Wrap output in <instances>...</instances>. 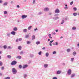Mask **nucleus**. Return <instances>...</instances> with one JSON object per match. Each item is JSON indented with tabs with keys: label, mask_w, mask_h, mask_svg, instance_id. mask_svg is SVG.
I'll list each match as a JSON object with an SVG mask.
<instances>
[{
	"label": "nucleus",
	"mask_w": 79,
	"mask_h": 79,
	"mask_svg": "<svg viewBox=\"0 0 79 79\" xmlns=\"http://www.w3.org/2000/svg\"><path fill=\"white\" fill-rule=\"evenodd\" d=\"M16 63H17V61H16L13 60L11 63V64L12 65H15V64H16Z\"/></svg>",
	"instance_id": "obj_1"
},
{
	"label": "nucleus",
	"mask_w": 79,
	"mask_h": 79,
	"mask_svg": "<svg viewBox=\"0 0 79 79\" xmlns=\"http://www.w3.org/2000/svg\"><path fill=\"white\" fill-rule=\"evenodd\" d=\"M12 71L13 74H16L17 73V71L15 68L12 69Z\"/></svg>",
	"instance_id": "obj_2"
},
{
	"label": "nucleus",
	"mask_w": 79,
	"mask_h": 79,
	"mask_svg": "<svg viewBox=\"0 0 79 79\" xmlns=\"http://www.w3.org/2000/svg\"><path fill=\"white\" fill-rule=\"evenodd\" d=\"M71 70L70 69H69L68 72H67V74H68V75H70L71 74Z\"/></svg>",
	"instance_id": "obj_3"
},
{
	"label": "nucleus",
	"mask_w": 79,
	"mask_h": 79,
	"mask_svg": "<svg viewBox=\"0 0 79 79\" xmlns=\"http://www.w3.org/2000/svg\"><path fill=\"white\" fill-rule=\"evenodd\" d=\"M27 17V15H24L22 16V19H24L26 18Z\"/></svg>",
	"instance_id": "obj_4"
},
{
	"label": "nucleus",
	"mask_w": 79,
	"mask_h": 79,
	"mask_svg": "<svg viewBox=\"0 0 79 79\" xmlns=\"http://www.w3.org/2000/svg\"><path fill=\"white\" fill-rule=\"evenodd\" d=\"M28 66V65L27 64H25V65H24L23 66V69H25V68H27Z\"/></svg>",
	"instance_id": "obj_5"
},
{
	"label": "nucleus",
	"mask_w": 79,
	"mask_h": 79,
	"mask_svg": "<svg viewBox=\"0 0 79 79\" xmlns=\"http://www.w3.org/2000/svg\"><path fill=\"white\" fill-rule=\"evenodd\" d=\"M55 13H60V10L58 9H56L55 10Z\"/></svg>",
	"instance_id": "obj_6"
},
{
	"label": "nucleus",
	"mask_w": 79,
	"mask_h": 79,
	"mask_svg": "<svg viewBox=\"0 0 79 79\" xmlns=\"http://www.w3.org/2000/svg\"><path fill=\"white\" fill-rule=\"evenodd\" d=\"M49 10V9L47 7H46L44 9V11H48Z\"/></svg>",
	"instance_id": "obj_7"
},
{
	"label": "nucleus",
	"mask_w": 79,
	"mask_h": 79,
	"mask_svg": "<svg viewBox=\"0 0 79 79\" xmlns=\"http://www.w3.org/2000/svg\"><path fill=\"white\" fill-rule=\"evenodd\" d=\"M11 34L12 35H15L16 34V32L15 31H13L11 32Z\"/></svg>",
	"instance_id": "obj_8"
},
{
	"label": "nucleus",
	"mask_w": 79,
	"mask_h": 79,
	"mask_svg": "<svg viewBox=\"0 0 79 79\" xmlns=\"http://www.w3.org/2000/svg\"><path fill=\"white\" fill-rule=\"evenodd\" d=\"M18 30V28L16 27H15L13 28V30L14 31H16Z\"/></svg>",
	"instance_id": "obj_9"
},
{
	"label": "nucleus",
	"mask_w": 79,
	"mask_h": 79,
	"mask_svg": "<svg viewBox=\"0 0 79 79\" xmlns=\"http://www.w3.org/2000/svg\"><path fill=\"white\" fill-rule=\"evenodd\" d=\"M61 72V71L58 70L57 72V74H60Z\"/></svg>",
	"instance_id": "obj_10"
},
{
	"label": "nucleus",
	"mask_w": 79,
	"mask_h": 79,
	"mask_svg": "<svg viewBox=\"0 0 79 79\" xmlns=\"http://www.w3.org/2000/svg\"><path fill=\"white\" fill-rule=\"evenodd\" d=\"M18 49L19 50H21V48L22 47H21V46H19L18 47Z\"/></svg>",
	"instance_id": "obj_11"
},
{
	"label": "nucleus",
	"mask_w": 79,
	"mask_h": 79,
	"mask_svg": "<svg viewBox=\"0 0 79 79\" xmlns=\"http://www.w3.org/2000/svg\"><path fill=\"white\" fill-rule=\"evenodd\" d=\"M7 58H9V59H10V58H11V56L10 55H8L7 56Z\"/></svg>",
	"instance_id": "obj_12"
},
{
	"label": "nucleus",
	"mask_w": 79,
	"mask_h": 79,
	"mask_svg": "<svg viewBox=\"0 0 79 79\" xmlns=\"http://www.w3.org/2000/svg\"><path fill=\"white\" fill-rule=\"evenodd\" d=\"M44 68H47L48 66V64H45L44 65Z\"/></svg>",
	"instance_id": "obj_13"
},
{
	"label": "nucleus",
	"mask_w": 79,
	"mask_h": 79,
	"mask_svg": "<svg viewBox=\"0 0 79 79\" xmlns=\"http://www.w3.org/2000/svg\"><path fill=\"white\" fill-rule=\"evenodd\" d=\"M29 35H27L25 36V38L27 39V38H29Z\"/></svg>",
	"instance_id": "obj_14"
},
{
	"label": "nucleus",
	"mask_w": 79,
	"mask_h": 79,
	"mask_svg": "<svg viewBox=\"0 0 79 79\" xmlns=\"http://www.w3.org/2000/svg\"><path fill=\"white\" fill-rule=\"evenodd\" d=\"M76 52H74L73 53V55H74V56H75V55H76Z\"/></svg>",
	"instance_id": "obj_15"
},
{
	"label": "nucleus",
	"mask_w": 79,
	"mask_h": 79,
	"mask_svg": "<svg viewBox=\"0 0 79 79\" xmlns=\"http://www.w3.org/2000/svg\"><path fill=\"white\" fill-rule=\"evenodd\" d=\"M34 39H35V35H33L32 36V40H34Z\"/></svg>",
	"instance_id": "obj_16"
},
{
	"label": "nucleus",
	"mask_w": 79,
	"mask_h": 79,
	"mask_svg": "<svg viewBox=\"0 0 79 79\" xmlns=\"http://www.w3.org/2000/svg\"><path fill=\"white\" fill-rule=\"evenodd\" d=\"M77 13H75L73 14V15L74 16H77Z\"/></svg>",
	"instance_id": "obj_17"
},
{
	"label": "nucleus",
	"mask_w": 79,
	"mask_h": 79,
	"mask_svg": "<svg viewBox=\"0 0 79 79\" xmlns=\"http://www.w3.org/2000/svg\"><path fill=\"white\" fill-rule=\"evenodd\" d=\"M31 28H32V26H30V27H28V30H30L31 29Z\"/></svg>",
	"instance_id": "obj_18"
},
{
	"label": "nucleus",
	"mask_w": 79,
	"mask_h": 79,
	"mask_svg": "<svg viewBox=\"0 0 79 79\" xmlns=\"http://www.w3.org/2000/svg\"><path fill=\"white\" fill-rule=\"evenodd\" d=\"M19 68H20V69H21V68H22L23 66H22L21 65H19Z\"/></svg>",
	"instance_id": "obj_19"
},
{
	"label": "nucleus",
	"mask_w": 79,
	"mask_h": 79,
	"mask_svg": "<svg viewBox=\"0 0 79 79\" xmlns=\"http://www.w3.org/2000/svg\"><path fill=\"white\" fill-rule=\"evenodd\" d=\"M4 13L5 15L6 14H8V12H7V11H4Z\"/></svg>",
	"instance_id": "obj_20"
},
{
	"label": "nucleus",
	"mask_w": 79,
	"mask_h": 79,
	"mask_svg": "<svg viewBox=\"0 0 79 79\" xmlns=\"http://www.w3.org/2000/svg\"><path fill=\"white\" fill-rule=\"evenodd\" d=\"M27 31V29H25L23 30V32H26Z\"/></svg>",
	"instance_id": "obj_21"
},
{
	"label": "nucleus",
	"mask_w": 79,
	"mask_h": 79,
	"mask_svg": "<svg viewBox=\"0 0 79 79\" xmlns=\"http://www.w3.org/2000/svg\"><path fill=\"white\" fill-rule=\"evenodd\" d=\"M4 79H10V77H8L5 78Z\"/></svg>",
	"instance_id": "obj_22"
},
{
	"label": "nucleus",
	"mask_w": 79,
	"mask_h": 79,
	"mask_svg": "<svg viewBox=\"0 0 79 79\" xmlns=\"http://www.w3.org/2000/svg\"><path fill=\"white\" fill-rule=\"evenodd\" d=\"M7 47V46H6V45H4L3 46V48H4V49H6V48Z\"/></svg>",
	"instance_id": "obj_23"
},
{
	"label": "nucleus",
	"mask_w": 79,
	"mask_h": 79,
	"mask_svg": "<svg viewBox=\"0 0 79 79\" xmlns=\"http://www.w3.org/2000/svg\"><path fill=\"white\" fill-rule=\"evenodd\" d=\"M36 44L37 45H38L39 44H40V41H38L36 42Z\"/></svg>",
	"instance_id": "obj_24"
},
{
	"label": "nucleus",
	"mask_w": 79,
	"mask_h": 79,
	"mask_svg": "<svg viewBox=\"0 0 79 79\" xmlns=\"http://www.w3.org/2000/svg\"><path fill=\"white\" fill-rule=\"evenodd\" d=\"M48 55H49L48 53H46V56H47V57L48 56Z\"/></svg>",
	"instance_id": "obj_25"
},
{
	"label": "nucleus",
	"mask_w": 79,
	"mask_h": 79,
	"mask_svg": "<svg viewBox=\"0 0 79 79\" xmlns=\"http://www.w3.org/2000/svg\"><path fill=\"white\" fill-rule=\"evenodd\" d=\"M3 65V63L2 61H0V66H2Z\"/></svg>",
	"instance_id": "obj_26"
},
{
	"label": "nucleus",
	"mask_w": 79,
	"mask_h": 79,
	"mask_svg": "<svg viewBox=\"0 0 79 79\" xmlns=\"http://www.w3.org/2000/svg\"><path fill=\"white\" fill-rule=\"evenodd\" d=\"M8 4V3H7V2H5L3 4V5H5V6H6V5H7Z\"/></svg>",
	"instance_id": "obj_27"
},
{
	"label": "nucleus",
	"mask_w": 79,
	"mask_h": 79,
	"mask_svg": "<svg viewBox=\"0 0 79 79\" xmlns=\"http://www.w3.org/2000/svg\"><path fill=\"white\" fill-rule=\"evenodd\" d=\"M74 11H76L77 10V8L76 7H74L73 8Z\"/></svg>",
	"instance_id": "obj_28"
},
{
	"label": "nucleus",
	"mask_w": 79,
	"mask_h": 79,
	"mask_svg": "<svg viewBox=\"0 0 79 79\" xmlns=\"http://www.w3.org/2000/svg\"><path fill=\"white\" fill-rule=\"evenodd\" d=\"M17 58H19V59H21V56H18L17 57Z\"/></svg>",
	"instance_id": "obj_29"
},
{
	"label": "nucleus",
	"mask_w": 79,
	"mask_h": 79,
	"mask_svg": "<svg viewBox=\"0 0 79 79\" xmlns=\"http://www.w3.org/2000/svg\"><path fill=\"white\" fill-rule=\"evenodd\" d=\"M31 44V42L29 41H28L27 42V44Z\"/></svg>",
	"instance_id": "obj_30"
},
{
	"label": "nucleus",
	"mask_w": 79,
	"mask_h": 79,
	"mask_svg": "<svg viewBox=\"0 0 79 79\" xmlns=\"http://www.w3.org/2000/svg\"><path fill=\"white\" fill-rule=\"evenodd\" d=\"M38 54H39V55H41V54H42V51H40L39 52Z\"/></svg>",
	"instance_id": "obj_31"
},
{
	"label": "nucleus",
	"mask_w": 79,
	"mask_h": 79,
	"mask_svg": "<svg viewBox=\"0 0 79 79\" xmlns=\"http://www.w3.org/2000/svg\"><path fill=\"white\" fill-rule=\"evenodd\" d=\"M67 50L68 52H69L71 50L69 49H68Z\"/></svg>",
	"instance_id": "obj_32"
},
{
	"label": "nucleus",
	"mask_w": 79,
	"mask_h": 79,
	"mask_svg": "<svg viewBox=\"0 0 79 79\" xmlns=\"http://www.w3.org/2000/svg\"><path fill=\"white\" fill-rule=\"evenodd\" d=\"M56 51H54L52 53L54 55L55 54H56Z\"/></svg>",
	"instance_id": "obj_33"
},
{
	"label": "nucleus",
	"mask_w": 79,
	"mask_h": 79,
	"mask_svg": "<svg viewBox=\"0 0 79 79\" xmlns=\"http://www.w3.org/2000/svg\"><path fill=\"white\" fill-rule=\"evenodd\" d=\"M75 75L74 74H72L71 76V77H74Z\"/></svg>",
	"instance_id": "obj_34"
},
{
	"label": "nucleus",
	"mask_w": 79,
	"mask_h": 79,
	"mask_svg": "<svg viewBox=\"0 0 79 79\" xmlns=\"http://www.w3.org/2000/svg\"><path fill=\"white\" fill-rule=\"evenodd\" d=\"M64 22V20H62V23H61V24H63V23Z\"/></svg>",
	"instance_id": "obj_35"
},
{
	"label": "nucleus",
	"mask_w": 79,
	"mask_h": 79,
	"mask_svg": "<svg viewBox=\"0 0 79 79\" xmlns=\"http://www.w3.org/2000/svg\"><path fill=\"white\" fill-rule=\"evenodd\" d=\"M54 41V40H52L50 42V43L51 44H52V42H53Z\"/></svg>",
	"instance_id": "obj_36"
},
{
	"label": "nucleus",
	"mask_w": 79,
	"mask_h": 79,
	"mask_svg": "<svg viewBox=\"0 0 79 79\" xmlns=\"http://www.w3.org/2000/svg\"><path fill=\"white\" fill-rule=\"evenodd\" d=\"M76 29V27H72L73 30H75V29Z\"/></svg>",
	"instance_id": "obj_37"
},
{
	"label": "nucleus",
	"mask_w": 79,
	"mask_h": 79,
	"mask_svg": "<svg viewBox=\"0 0 79 79\" xmlns=\"http://www.w3.org/2000/svg\"><path fill=\"white\" fill-rule=\"evenodd\" d=\"M74 58H72L71 59V61H73V60H74Z\"/></svg>",
	"instance_id": "obj_38"
},
{
	"label": "nucleus",
	"mask_w": 79,
	"mask_h": 79,
	"mask_svg": "<svg viewBox=\"0 0 79 79\" xmlns=\"http://www.w3.org/2000/svg\"><path fill=\"white\" fill-rule=\"evenodd\" d=\"M73 2H71L70 3V5H73Z\"/></svg>",
	"instance_id": "obj_39"
},
{
	"label": "nucleus",
	"mask_w": 79,
	"mask_h": 79,
	"mask_svg": "<svg viewBox=\"0 0 79 79\" xmlns=\"http://www.w3.org/2000/svg\"><path fill=\"white\" fill-rule=\"evenodd\" d=\"M52 79H57V78L56 77H54Z\"/></svg>",
	"instance_id": "obj_40"
},
{
	"label": "nucleus",
	"mask_w": 79,
	"mask_h": 79,
	"mask_svg": "<svg viewBox=\"0 0 79 79\" xmlns=\"http://www.w3.org/2000/svg\"><path fill=\"white\" fill-rule=\"evenodd\" d=\"M58 44L57 42H56V45H58Z\"/></svg>",
	"instance_id": "obj_41"
},
{
	"label": "nucleus",
	"mask_w": 79,
	"mask_h": 79,
	"mask_svg": "<svg viewBox=\"0 0 79 79\" xmlns=\"http://www.w3.org/2000/svg\"><path fill=\"white\" fill-rule=\"evenodd\" d=\"M8 48L9 49H10V48H11V47L10 46H8Z\"/></svg>",
	"instance_id": "obj_42"
},
{
	"label": "nucleus",
	"mask_w": 79,
	"mask_h": 79,
	"mask_svg": "<svg viewBox=\"0 0 79 79\" xmlns=\"http://www.w3.org/2000/svg\"><path fill=\"white\" fill-rule=\"evenodd\" d=\"M3 3V1L0 0V3Z\"/></svg>",
	"instance_id": "obj_43"
},
{
	"label": "nucleus",
	"mask_w": 79,
	"mask_h": 79,
	"mask_svg": "<svg viewBox=\"0 0 79 79\" xmlns=\"http://www.w3.org/2000/svg\"><path fill=\"white\" fill-rule=\"evenodd\" d=\"M20 54H23V52L21 51L20 52Z\"/></svg>",
	"instance_id": "obj_44"
},
{
	"label": "nucleus",
	"mask_w": 79,
	"mask_h": 79,
	"mask_svg": "<svg viewBox=\"0 0 79 79\" xmlns=\"http://www.w3.org/2000/svg\"><path fill=\"white\" fill-rule=\"evenodd\" d=\"M19 41H21V40H22V39L19 38Z\"/></svg>",
	"instance_id": "obj_45"
},
{
	"label": "nucleus",
	"mask_w": 79,
	"mask_h": 79,
	"mask_svg": "<svg viewBox=\"0 0 79 79\" xmlns=\"http://www.w3.org/2000/svg\"><path fill=\"white\" fill-rule=\"evenodd\" d=\"M2 70H3L4 69V67H2Z\"/></svg>",
	"instance_id": "obj_46"
},
{
	"label": "nucleus",
	"mask_w": 79,
	"mask_h": 79,
	"mask_svg": "<svg viewBox=\"0 0 79 79\" xmlns=\"http://www.w3.org/2000/svg\"><path fill=\"white\" fill-rule=\"evenodd\" d=\"M42 49H43V50H45V47H44Z\"/></svg>",
	"instance_id": "obj_47"
},
{
	"label": "nucleus",
	"mask_w": 79,
	"mask_h": 79,
	"mask_svg": "<svg viewBox=\"0 0 79 79\" xmlns=\"http://www.w3.org/2000/svg\"><path fill=\"white\" fill-rule=\"evenodd\" d=\"M16 41L17 42H18V39H16Z\"/></svg>",
	"instance_id": "obj_48"
},
{
	"label": "nucleus",
	"mask_w": 79,
	"mask_h": 79,
	"mask_svg": "<svg viewBox=\"0 0 79 79\" xmlns=\"http://www.w3.org/2000/svg\"><path fill=\"white\" fill-rule=\"evenodd\" d=\"M48 36L49 37H50V36H52V35L51 34H49V35H48Z\"/></svg>",
	"instance_id": "obj_49"
},
{
	"label": "nucleus",
	"mask_w": 79,
	"mask_h": 79,
	"mask_svg": "<svg viewBox=\"0 0 79 79\" xmlns=\"http://www.w3.org/2000/svg\"><path fill=\"white\" fill-rule=\"evenodd\" d=\"M35 0H33V3H34L35 2Z\"/></svg>",
	"instance_id": "obj_50"
},
{
	"label": "nucleus",
	"mask_w": 79,
	"mask_h": 79,
	"mask_svg": "<svg viewBox=\"0 0 79 79\" xmlns=\"http://www.w3.org/2000/svg\"><path fill=\"white\" fill-rule=\"evenodd\" d=\"M17 8H19V5H17Z\"/></svg>",
	"instance_id": "obj_51"
},
{
	"label": "nucleus",
	"mask_w": 79,
	"mask_h": 79,
	"mask_svg": "<svg viewBox=\"0 0 79 79\" xmlns=\"http://www.w3.org/2000/svg\"><path fill=\"white\" fill-rule=\"evenodd\" d=\"M58 30H56V32H58Z\"/></svg>",
	"instance_id": "obj_52"
},
{
	"label": "nucleus",
	"mask_w": 79,
	"mask_h": 79,
	"mask_svg": "<svg viewBox=\"0 0 79 79\" xmlns=\"http://www.w3.org/2000/svg\"><path fill=\"white\" fill-rule=\"evenodd\" d=\"M27 76V75H25L24 77H26Z\"/></svg>",
	"instance_id": "obj_53"
},
{
	"label": "nucleus",
	"mask_w": 79,
	"mask_h": 79,
	"mask_svg": "<svg viewBox=\"0 0 79 79\" xmlns=\"http://www.w3.org/2000/svg\"><path fill=\"white\" fill-rule=\"evenodd\" d=\"M37 28H36L34 30H35V31H36V30H37Z\"/></svg>",
	"instance_id": "obj_54"
},
{
	"label": "nucleus",
	"mask_w": 79,
	"mask_h": 79,
	"mask_svg": "<svg viewBox=\"0 0 79 79\" xmlns=\"http://www.w3.org/2000/svg\"><path fill=\"white\" fill-rule=\"evenodd\" d=\"M49 45H50V46H52V44L50 43L49 44Z\"/></svg>",
	"instance_id": "obj_55"
},
{
	"label": "nucleus",
	"mask_w": 79,
	"mask_h": 79,
	"mask_svg": "<svg viewBox=\"0 0 79 79\" xmlns=\"http://www.w3.org/2000/svg\"><path fill=\"white\" fill-rule=\"evenodd\" d=\"M77 46L79 47V43L77 44Z\"/></svg>",
	"instance_id": "obj_56"
},
{
	"label": "nucleus",
	"mask_w": 79,
	"mask_h": 79,
	"mask_svg": "<svg viewBox=\"0 0 79 79\" xmlns=\"http://www.w3.org/2000/svg\"><path fill=\"white\" fill-rule=\"evenodd\" d=\"M53 45H55V43H53Z\"/></svg>",
	"instance_id": "obj_57"
},
{
	"label": "nucleus",
	"mask_w": 79,
	"mask_h": 79,
	"mask_svg": "<svg viewBox=\"0 0 79 79\" xmlns=\"http://www.w3.org/2000/svg\"><path fill=\"white\" fill-rule=\"evenodd\" d=\"M65 9H68V7H65Z\"/></svg>",
	"instance_id": "obj_58"
},
{
	"label": "nucleus",
	"mask_w": 79,
	"mask_h": 79,
	"mask_svg": "<svg viewBox=\"0 0 79 79\" xmlns=\"http://www.w3.org/2000/svg\"><path fill=\"white\" fill-rule=\"evenodd\" d=\"M49 38H50V39H52V37L51 36H50Z\"/></svg>",
	"instance_id": "obj_59"
},
{
	"label": "nucleus",
	"mask_w": 79,
	"mask_h": 79,
	"mask_svg": "<svg viewBox=\"0 0 79 79\" xmlns=\"http://www.w3.org/2000/svg\"><path fill=\"white\" fill-rule=\"evenodd\" d=\"M10 3H13V1H12Z\"/></svg>",
	"instance_id": "obj_60"
},
{
	"label": "nucleus",
	"mask_w": 79,
	"mask_h": 79,
	"mask_svg": "<svg viewBox=\"0 0 79 79\" xmlns=\"http://www.w3.org/2000/svg\"><path fill=\"white\" fill-rule=\"evenodd\" d=\"M53 34L54 35H55V34H56V33H53Z\"/></svg>",
	"instance_id": "obj_61"
},
{
	"label": "nucleus",
	"mask_w": 79,
	"mask_h": 79,
	"mask_svg": "<svg viewBox=\"0 0 79 79\" xmlns=\"http://www.w3.org/2000/svg\"><path fill=\"white\" fill-rule=\"evenodd\" d=\"M48 42H49V41H50V39H49L48 40Z\"/></svg>",
	"instance_id": "obj_62"
},
{
	"label": "nucleus",
	"mask_w": 79,
	"mask_h": 79,
	"mask_svg": "<svg viewBox=\"0 0 79 79\" xmlns=\"http://www.w3.org/2000/svg\"><path fill=\"white\" fill-rule=\"evenodd\" d=\"M7 35H8V36H9V35H10V34H7Z\"/></svg>",
	"instance_id": "obj_63"
},
{
	"label": "nucleus",
	"mask_w": 79,
	"mask_h": 79,
	"mask_svg": "<svg viewBox=\"0 0 79 79\" xmlns=\"http://www.w3.org/2000/svg\"><path fill=\"white\" fill-rule=\"evenodd\" d=\"M62 38H63V37L62 36H61L60 37V39H62Z\"/></svg>",
	"instance_id": "obj_64"
}]
</instances>
